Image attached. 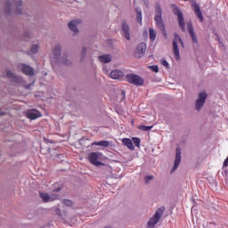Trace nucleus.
Segmentation results:
<instances>
[{
  "label": "nucleus",
  "instance_id": "f257e3e1",
  "mask_svg": "<svg viewBox=\"0 0 228 228\" xmlns=\"http://www.w3.org/2000/svg\"><path fill=\"white\" fill-rule=\"evenodd\" d=\"M155 17H154V20H155V24L156 27L158 28V29H159V31H161L163 37H165V38H167V29L165 28V21H163V12L161 11V5H159V3L156 4L155 5Z\"/></svg>",
  "mask_w": 228,
  "mask_h": 228
},
{
  "label": "nucleus",
  "instance_id": "f03ea898",
  "mask_svg": "<svg viewBox=\"0 0 228 228\" xmlns=\"http://www.w3.org/2000/svg\"><path fill=\"white\" fill-rule=\"evenodd\" d=\"M177 42H179L181 47L184 49V42L183 41V38H181V36H179V34H175V37L173 39V51L175 60L179 61L181 60V54L179 53V45L177 44Z\"/></svg>",
  "mask_w": 228,
  "mask_h": 228
},
{
  "label": "nucleus",
  "instance_id": "7ed1b4c3",
  "mask_svg": "<svg viewBox=\"0 0 228 228\" xmlns=\"http://www.w3.org/2000/svg\"><path fill=\"white\" fill-rule=\"evenodd\" d=\"M173 13L177 16L178 25L182 31H186V23L184 22V15L177 5L173 4Z\"/></svg>",
  "mask_w": 228,
  "mask_h": 228
},
{
  "label": "nucleus",
  "instance_id": "20e7f679",
  "mask_svg": "<svg viewBox=\"0 0 228 228\" xmlns=\"http://www.w3.org/2000/svg\"><path fill=\"white\" fill-rule=\"evenodd\" d=\"M163 213H165V207H160L158 208V210L155 212L154 216L150 218L148 221V227L149 228H154L156 227V224L161 220V216H163Z\"/></svg>",
  "mask_w": 228,
  "mask_h": 228
},
{
  "label": "nucleus",
  "instance_id": "39448f33",
  "mask_svg": "<svg viewBox=\"0 0 228 228\" xmlns=\"http://www.w3.org/2000/svg\"><path fill=\"white\" fill-rule=\"evenodd\" d=\"M126 79L127 83L130 85H134V86H143V83L145 82L142 77L135 74H127L126 76Z\"/></svg>",
  "mask_w": 228,
  "mask_h": 228
},
{
  "label": "nucleus",
  "instance_id": "423d86ee",
  "mask_svg": "<svg viewBox=\"0 0 228 228\" xmlns=\"http://www.w3.org/2000/svg\"><path fill=\"white\" fill-rule=\"evenodd\" d=\"M208 94H206V92H200L198 94V99L195 101V110H197V111H200V110H202L204 104H206Z\"/></svg>",
  "mask_w": 228,
  "mask_h": 228
},
{
  "label": "nucleus",
  "instance_id": "0eeeda50",
  "mask_svg": "<svg viewBox=\"0 0 228 228\" xmlns=\"http://www.w3.org/2000/svg\"><path fill=\"white\" fill-rule=\"evenodd\" d=\"M191 6L193 8L194 13L197 15L200 21L204 22V16L202 15V11H200V6L195 0L191 2Z\"/></svg>",
  "mask_w": 228,
  "mask_h": 228
},
{
  "label": "nucleus",
  "instance_id": "6e6552de",
  "mask_svg": "<svg viewBox=\"0 0 228 228\" xmlns=\"http://www.w3.org/2000/svg\"><path fill=\"white\" fill-rule=\"evenodd\" d=\"M27 118H29V120H37V118H40L42 117V112L38 110H28L26 113Z\"/></svg>",
  "mask_w": 228,
  "mask_h": 228
},
{
  "label": "nucleus",
  "instance_id": "1a4fd4ad",
  "mask_svg": "<svg viewBox=\"0 0 228 228\" xmlns=\"http://www.w3.org/2000/svg\"><path fill=\"white\" fill-rule=\"evenodd\" d=\"M187 29L189 31V35L192 40V43L199 44V39H197V35L195 34V31L193 30V23L191 21L187 22Z\"/></svg>",
  "mask_w": 228,
  "mask_h": 228
},
{
  "label": "nucleus",
  "instance_id": "9d476101",
  "mask_svg": "<svg viewBox=\"0 0 228 228\" xmlns=\"http://www.w3.org/2000/svg\"><path fill=\"white\" fill-rule=\"evenodd\" d=\"M181 148H176L175 150V162H174V166L172 167L171 172H175V170H177V167H179V165H181Z\"/></svg>",
  "mask_w": 228,
  "mask_h": 228
},
{
  "label": "nucleus",
  "instance_id": "9b49d317",
  "mask_svg": "<svg viewBox=\"0 0 228 228\" xmlns=\"http://www.w3.org/2000/svg\"><path fill=\"white\" fill-rule=\"evenodd\" d=\"M20 65L22 74H25V76H29L30 77L35 76V69L33 67L24 63H21Z\"/></svg>",
  "mask_w": 228,
  "mask_h": 228
},
{
  "label": "nucleus",
  "instance_id": "f8f14e48",
  "mask_svg": "<svg viewBox=\"0 0 228 228\" xmlns=\"http://www.w3.org/2000/svg\"><path fill=\"white\" fill-rule=\"evenodd\" d=\"M99 154H97L96 152H92L89 154V161L92 165H94V167H101V165H104L102 164V162L99 161Z\"/></svg>",
  "mask_w": 228,
  "mask_h": 228
},
{
  "label": "nucleus",
  "instance_id": "ddd939ff",
  "mask_svg": "<svg viewBox=\"0 0 228 228\" xmlns=\"http://www.w3.org/2000/svg\"><path fill=\"white\" fill-rule=\"evenodd\" d=\"M145 51H147V44L145 43H140L137 45L135 57L136 58H142V55L145 54Z\"/></svg>",
  "mask_w": 228,
  "mask_h": 228
},
{
  "label": "nucleus",
  "instance_id": "4468645a",
  "mask_svg": "<svg viewBox=\"0 0 228 228\" xmlns=\"http://www.w3.org/2000/svg\"><path fill=\"white\" fill-rule=\"evenodd\" d=\"M53 59L58 63L60 62V56H61V45H55L53 50Z\"/></svg>",
  "mask_w": 228,
  "mask_h": 228
},
{
  "label": "nucleus",
  "instance_id": "2eb2a0df",
  "mask_svg": "<svg viewBox=\"0 0 228 228\" xmlns=\"http://www.w3.org/2000/svg\"><path fill=\"white\" fill-rule=\"evenodd\" d=\"M81 20H71L68 23V27L70 29V31H73V33H79V29L77 28V25L81 24Z\"/></svg>",
  "mask_w": 228,
  "mask_h": 228
},
{
  "label": "nucleus",
  "instance_id": "dca6fc26",
  "mask_svg": "<svg viewBox=\"0 0 228 228\" xmlns=\"http://www.w3.org/2000/svg\"><path fill=\"white\" fill-rule=\"evenodd\" d=\"M121 29L123 31V35L126 40H131V30L129 28V25L126 22L121 24Z\"/></svg>",
  "mask_w": 228,
  "mask_h": 228
},
{
  "label": "nucleus",
  "instance_id": "f3484780",
  "mask_svg": "<svg viewBox=\"0 0 228 228\" xmlns=\"http://www.w3.org/2000/svg\"><path fill=\"white\" fill-rule=\"evenodd\" d=\"M6 76L8 77V79H11V81H12L13 83H20V81H22V78H20V77H17L10 69L7 70Z\"/></svg>",
  "mask_w": 228,
  "mask_h": 228
},
{
  "label": "nucleus",
  "instance_id": "a211bd4d",
  "mask_svg": "<svg viewBox=\"0 0 228 228\" xmlns=\"http://www.w3.org/2000/svg\"><path fill=\"white\" fill-rule=\"evenodd\" d=\"M111 79H122L124 73L118 69L112 70L110 74Z\"/></svg>",
  "mask_w": 228,
  "mask_h": 228
},
{
  "label": "nucleus",
  "instance_id": "6ab92c4d",
  "mask_svg": "<svg viewBox=\"0 0 228 228\" xmlns=\"http://www.w3.org/2000/svg\"><path fill=\"white\" fill-rule=\"evenodd\" d=\"M122 144L125 145V147H127L129 151H134V145L133 144V141L129 138H123L121 140Z\"/></svg>",
  "mask_w": 228,
  "mask_h": 228
},
{
  "label": "nucleus",
  "instance_id": "aec40b11",
  "mask_svg": "<svg viewBox=\"0 0 228 228\" xmlns=\"http://www.w3.org/2000/svg\"><path fill=\"white\" fill-rule=\"evenodd\" d=\"M13 4L16 6V10L14 12L15 15H22V9H20V6L23 4L22 0L13 1Z\"/></svg>",
  "mask_w": 228,
  "mask_h": 228
},
{
  "label": "nucleus",
  "instance_id": "412c9836",
  "mask_svg": "<svg viewBox=\"0 0 228 228\" xmlns=\"http://www.w3.org/2000/svg\"><path fill=\"white\" fill-rule=\"evenodd\" d=\"M99 61H101V63H110V61H111V55L110 54L101 55L99 56Z\"/></svg>",
  "mask_w": 228,
  "mask_h": 228
},
{
  "label": "nucleus",
  "instance_id": "4be33fe9",
  "mask_svg": "<svg viewBox=\"0 0 228 228\" xmlns=\"http://www.w3.org/2000/svg\"><path fill=\"white\" fill-rule=\"evenodd\" d=\"M39 197L44 202H51V200H53L47 192H39Z\"/></svg>",
  "mask_w": 228,
  "mask_h": 228
},
{
  "label": "nucleus",
  "instance_id": "5701e85b",
  "mask_svg": "<svg viewBox=\"0 0 228 228\" xmlns=\"http://www.w3.org/2000/svg\"><path fill=\"white\" fill-rule=\"evenodd\" d=\"M67 58H69V54L63 53L62 63L63 65H66V67H70V65H72V62Z\"/></svg>",
  "mask_w": 228,
  "mask_h": 228
},
{
  "label": "nucleus",
  "instance_id": "b1692460",
  "mask_svg": "<svg viewBox=\"0 0 228 228\" xmlns=\"http://www.w3.org/2000/svg\"><path fill=\"white\" fill-rule=\"evenodd\" d=\"M4 12L6 13V15H10L12 13V2L7 1L5 3Z\"/></svg>",
  "mask_w": 228,
  "mask_h": 228
},
{
  "label": "nucleus",
  "instance_id": "393cba45",
  "mask_svg": "<svg viewBox=\"0 0 228 228\" xmlns=\"http://www.w3.org/2000/svg\"><path fill=\"white\" fill-rule=\"evenodd\" d=\"M93 145H97L99 147H110V142L108 141H100L93 142Z\"/></svg>",
  "mask_w": 228,
  "mask_h": 228
},
{
  "label": "nucleus",
  "instance_id": "a878e982",
  "mask_svg": "<svg viewBox=\"0 0 228 228\" xmlns=\"http://www.w3.org/2000/svg\"><path fill=\"white\" fill-rule=\"evenodd\" d=\"M135 12H136L137 22H138V24H140V26H142V9L136 8Z\"/></svg>",
  "mask_w": 228,
  "mask_h": 228
},
{
  "label": "nucleus",
  "instance_id": "bb28decb",
  "mask_svg": "<svg viewBox=\"0 0 228 228\" xmlns=\"http://www.w3.org/2000/svg\"><path fill=\"white\" fill-rule=\"evenodd\" d=\"M149 33H150L151 42H154V40H156V36H157V33L154 31V28H149Z\"/></svg>",
  "mask_w": 228,
  "mask_h": 228
},
{
  "label": "nucleus",
  "instance_id": "cd10ccee",
  "mask_svg": "<svg viewBox=\"0 0 228 228\" xmlns=\"http://www.w3.org/2000/svg\"><path fill=\"white\" fill-rule=\"evenodd\" d=\"M152 126H145V125H141L140 126H139V129L141 130V131H145V132H147V131H151V129H152Z\"/></svg>",
  "mask_w": 228,
  "mask_h": 228
},
{
  "label": "nucleus",
  "instance_id": "c85d7f7f",
  "mask_svg": "<svg viewBox=\"0 0 228 228\" xmlns=\"http://www.w3.org/2000/svg\"><path fill=\"white\" fill-rule=\"evenodd\" d=\"M132 140H133V142H134V145H135V147L140 148V143H141V142H142V141L140 140V138H138V137H133Z\"/></svg>",
  "mask_w": 228,
  "mask_h": 228
},
{
  "label": "nucleus",
  "instance_id": "c756f323",
  "mask_svg": "<svg viewBox=\"0 0 228 228\" xmlns=\"http://www.w3.org/2000/svg\"><path fill=\"white\" fill-rule=\"evenodd\" d=\"M30 52H31L33 54H37V53H38V45H33L30 47Z\"/></svg>",
  "mask_w": 228,
  "mask_h": 228
},
{
  "label": "nucleus",
  "instance_id": "7c9ffc66",
  "mask_svg": "<svg viewBox=\"0 0 228 228\" xmlns=\"http://www.w3.org/2000/svg\"><path fill=\"white\" fill-rule=\"evenodd\" d=\"M63 204L64 206H68V208H72V206H74V202L70 200H64Z\"/></svg>",
  "mask_w": 228,
  "mask_h": 228
},
{
  "label": "nucleus",
  "instance_id": "2f4dec72",
  "mask_svg": "<svg viewBox=\"0 0 228 228\" xmlns=\"http://www.w3.org/2000/svg\"><path fill=\"white\" fill-rule=\"evenodd\" d=\"M154 180V175H146L144 177V181L146 183V184H149L150 181H153Z\"/></svg>",
  "mask_w": 228,
  "mask_h": 228
},
{
  "label": "nucleus",
  "instance_id": "473e14b6",
  "mask_svg": "<svg viewBox=\"0 0 228 228\" xmlns=\"http://www.w3.org/2000/svg\"><path fill=\"white\" fill-rule=\"evenodd\" d=\"M151 70H152V72H159V68L158 67V65H151L150 66Z\"/></svg>",
  "mask_w": 228,
  "mask_h": 228
},
{
  "label": "nucleus",
  "instance_id": "72a5a7b5",
  "mask_svg": "<svg viewBox=\"0 0 228 228\" xmlns=\"http://www.w3.org/2000/svg\"><path fill=\"white\" fill-rule=\"evenodd\" d=\"M161 63H162V65H163L164 67H166L167 69H169L170 64L168 63V61H167V60L162 59V60H161Z\"/></svg>",
  "mask_w": 228,
  "mask_h": 228
},
{
  "label": "nucleus",
  "instance_id": "f704fd0d",
  "mask_svg": "<svg viewBox=\"0 0 228 228\" xmlns=\"http://www.w3.org/2000/svg\"><path fill=\"white\" fill-rule=\"evenodd\" d=\"M81 56H82V60H85V56H86V46H84L82 48Z\"/></svg>",
  "mask_w": 228,
  "mask_h": 228
},
{
  "label": "nucleus",
  "instance_id": "c9c22d12",
  "mask_svg": "<svg viewBox=\"0 0 228 228\" xmlns=\"http://www.w3.org/2000/svg\"><path fill=\"white\" fill-rule=\"evenodd\" d=\"M4 115H6V111L0 108V117H4Z\"/></svg>",
  "mask_w": 228,
  "mask_h": 228
},
{
  "label": "nucleus",
  "instance_id": "e433bc0d",
  "mask_svg": "<svg viewBox=\"0 0 228 228\" xmlns=\"http://www.w3.org/2000/svg\"><path fill=\"white\" fill-rule=\"evenodd\" d=\"M55 213H56V215H58V216H61V210H60V208H57L55 210Z\"/></svg>",
  "mask_w": 228,
  "mask_h": 228
},
{
  "label": "nucleus",
  "instance_id": "4c0bfd02",
  "mask_svg": "<svg viewBox=\"0 0 228 228\" xmlns=\"http://www.w3.org/2000/svg\"><path fill=\"white\" fill-rule=\"evenodd\" d=\"M216 35V37H217V42L219 43V44H222V39L220 38V36L218 35V34H215Z\"/></svg>",
  "mask_w": 228,
  "mask_h": 228
},
{
  "label": "nucleus",
  "instance_id": "58836bf2",
  "mask_svg": "<svg viewBox=\"0 0 228 228\" xmlns=\"http://www.w3.org/2000/svg\"><path fill=\"white\" fill-rule=\"evenodd\" d=\"M31 86H33V83H30V84H28V85H26V86H25V88H26L27 90H29V88H31Z\"/></svg>",
  "mask_w": 228,
  "mask_h": 228
},
{
  "label": "nucleus",
  "instance_id": "ea45409f",
  "mask_svg": "<svg viewBox=\"0 0 228 228\" xmlns=\"http://www.w3.org/2000/svg\"><path fill=\"white\" fill-rule=\"evenodd\" d=\"M58 191H61V187H58V188L53 190L54 193H58Z\"/></svg>",
  "mask_w": 228,
  "mask_h": 228
},
{
  "label": "nucleus",
  "instance_id": "a19ab883",
  "mask_svg": "<svg viewBox=\"0 0 228 228\" xmlns=\"http://www.w3.org/2000/svg\"><path fill=\"white\" fill-rule=\"evenodd\" d=\"M121 95H122V101H124V99H126V91H122Z\"/></svg>",
  "mask_w": 228,
  "mask_h": 228
},
{
  "label": "nucleus",
  "instance_id": "79ce46f5",
  "mask_svg": "<svg viewBox=\"0 0 228 228\" xmlns=\"http://www.w3.org/2000/svg\"><path fill=\"white\" fill-rule=\"evenodd\" d=\"M25 37H30L29 33H28V32H26V33H25Z\"/></svg>",
  "mask_w": 228,
  "mask_h": 228
},
{
  "label": "nucleus",
  "instance_id": "37998d69",
  "mask_svg": "<svg viewBox=\"0 0 228 228\" xmlns=\"http://www.w3.org/2000/svg\"><path fill=\"white\" fill-rule=\"evenodd\" d=\"M184 1H190V0H184Z\"/></svg>",
  "mask_w": 228,
  "mask_h": 228
}]
</instances>
